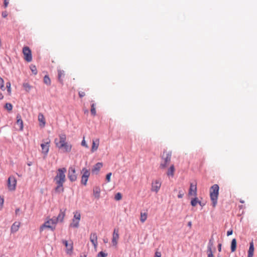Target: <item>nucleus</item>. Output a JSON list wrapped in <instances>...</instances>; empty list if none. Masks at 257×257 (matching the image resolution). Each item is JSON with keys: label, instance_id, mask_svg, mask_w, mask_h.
<instances>
[{"label": "nucleus", "instance_id": "1", "mask_svg": "<svg viewBox=\"0 0 257 257\" xmlns=\"http://www.w3.org/2000/svg\"><path fill=\"white\" fill-rule=\"evenodd\" d=\"M67 170L66 168H59L57 170V175L54 178V181L57 184L55 188L56 192L60 193L64 192L63 184L66 181L65 173Z\"/></svg>", "mask_w": 257, "mask_h": 257}, {"label": "nucleus", "instance_id": "2", "mask_svg": "<svg viewBox=\"0 0 257 257\" xmlns=\"http://www.w3.org/2000/svg\"><path fill=\"white\" fill-rule=\"evenodd\" d=\"M219 189V187L216 184L213 185L210 188V198L211 201V205L214 208L216 207L217 204Z\"/></svg>", "mask_w": 257, "mask_h": 257}, {"label": "nucleus", "instance_id": "3", "mask_svg": "<svg viewBox=\"0 0 257 257\" xmlns=\"http://www.w3.org/2000/svg\"><path fill=\"white\" fill-rule=\"evenodd\" d=\"M171 151L167 152L166 150H164L163 154L161 156V158L164 160V163H162L160 164V167L161 169H164L167 166V165L171 161Z\"/></svg>", "mask_w": 257, "mask_h": 257}, {"label": "nucleus", "instance_id": "4", "mask_svg": "<svg viewBox=\"0 0 257 257\" xmlns=\"http://www.w3.org/2000/svg\"><path fill=\"white\" fill-rule=\"evenodd\" d=\"M23 54L24 55V59L27 62H30L32 61V52L29 47L27 46H25L23 49Z\"/></svg>", "mask_w": 257, "mask_h": 257}, {"label": "nucleus", "instance_id": "5", "mask_svg": "<svg viewBox=\"0 0 257 257\" xmlns=\"http://www.w3.org/2000/svg\"><path fill=\"white\" fill-rule=\"evenodd\" d=\"M68 178L72 182H74L77 180V175L76 174L75 169L73 166H71L69 168Z\"/></svg>", "mask_w": 257, "mask_h": 257}, {"label": "nucleus", "instance_id": "6", "mask_svg": "<svg viewBox=\"0 0 257 257\" xmlns=\"http://www.w3.org/2000/svg\"><path fill=\"white\" fill-rule=\"evenodd\" d=\"M17 180L13 176L9 177L8 180V187L9 190L14 191L16 189Z\"/></svg>", "mask_w": 257, "mask_h": 257}, {"label": "nucleus", "instance_id": "7", "mask_svg": "<svg viewBox=\"0 0 257 257\" xmlns=\"http://www.w3.org/2000/svg\"><path fill=\"white\" fill-rule=\"evenodd\" d=\"M81 173H83V175L81 177V183L82 184L86 185L87 184L88 179L90 176V172L85 168H83L81 170Z\"/></svg>", "mask_w": 257, "mask_h": 257}, {"label": "nucleus", "instance_id": "8", "mask_svg": "<svg viewBox=\"0 0 257 257\" xmlns=\"http://www.w3.org/2000/svg\"><path fill=\"white\" fill-rule=\"evenodd\" d=\"M43 142L44 143L41 144V147L42 148V153L45 156H47L49 151V144L50 143V141H49L47 142H44L43 141Z\"/></svg>", "mask_w": 257, "mask_h": 257}, {"label": "nucleus", "instance_id": "9", "mask_svg": "<svg viewBox=\"0 0 257 257\" xmlns=\"http://www.w3.org/2000/svg\"><path fill=\"white\" fill-rule=\"evenodd\" d=\"M59 149H63L64 152L68 153L70 152L71 150L72 145L66 142L62 144H60L58 146H56Z\"/></svg>", "mask_w": 257, "mask_h": 257}, {"label": "nucleus", "instance_id": "10", "mask_svg": "<svg viewBox=\"0 0 257 257\" xmlns=\"http://www.w3.org/2000/svg\"><path fill=\"white\" fill-rule=\"evenodd\" d=\"M161 183L159 180H156L152 183V191L158 192L161 187Z\"/></svg>", "mask_w": 257, "mask_h": 257}, {"label": "nucleus", "instance_id": "11", "mask_svg": "<svg viewBox=\"0 0 257 257\" xmlns=\"http://www.w3.org/2000/svg\"><path fill=\"white\" fill-rule=\"evenodd\" d=\"M44 228H48L52 231H54L55 229V226L52 225L50 220L45 222V223L40 227V231H42Z\"/></svg>", "mask_w": 257, "mask_h": 257}, {"label": "nucleus", "instance_id": "12", "mask_svg": "<svg viewBox=\"0 0 257 257\" xmlns=\"http://www.w3.org/2000/svg\"><path fill=\"white\" fill-rule=\"evenodd\" d=\"M66 137L64 134H61L59 135V141L57 139H55L54 142L56 146H58L60 144H62L66 143Z\"/></svg>", "mask_w": 257, "mask_h": 257}, {"label": "nucleus", "instance_id": "13", "mask_svg": "<svg viewBox=\"0 0 257 257\" xmlns=\"http://www.w3.org/2000/svg\"><path fill=\"white\" fill-rule=\"evenodd\" d=\"M119 238L118 229H114L113 230L112 238V244L113 246H116L117 244V240Z\"/></svg>", "mask_w": 257, "mask_h": 257}, {"label": "nucleus", "instance_id": "14", "mask_svg": "<svg viewBox=\"0 0 257 257\" xmlns=\"http://www.w3.org/2000/svg\"><path fill=\"white\" fill-rule=\"evenodd\" d=\"M62 242L66 248V252L68 254H71L73 250V243H68V241L66 240H63Z\"/></svg>", "mask_w": 257, "mask_h": 257}, {"label": "nucleus", "instance_id": "15", "mask_svg": "<svg viewBox=\"0 0 257 257\" xmlns=\"http://www.w3.org/2000/svg\"><path fill=\"white\" fill-rule=\"evenodd\" d=\"M90 240L94 246V248H96L97 246V236L95 232L91 233L90 235Z\"/></svg>", "mask_w": 257, "mask_h": 257}, {"label": "nucleus", "instance_id": "16", "mask_svg": "<svg viewBox=\"0 0 257 257\" xmlns=\"http://www.w3.org/2000/svg\"><path fill=\"white\" fill-rule=\"evenodd\" d=\"M188 195L189 196L193 195L196 196L197 195V187L196 185H193L192 183L190 184V188L189 190Z\"/></svg>", "mask_w": 257, "mask_h": 257}, {"label": "nucleus", "instance_id": "17", "mask_svg": "<svg viewBox=\"0 0 257 257\" xmlns=\"http://www.w3.org/2000/svg\"><path fill=\"white\" fill-rule=\"evenodd\" d=\"M102 163H97L92 169V172L93 173L97 174L99 171L100 168L102 167Z\"/></svg>", "mask_w": 257, "mask_h": 257}, {"label": "nucleus", "instance_id": "18", "mask_svg": "<svg viewBox=\"0 0 257 257\" xmlns=\"http://www.w3.org/2000/svg\"><path fill=\"white\" fill-rule=\"evenodd\" d=\"M20 223L19 222H15L11 227V233H15L17 232L19 228Z\"/></svg>", "mask_w": 257, "mask_h": 257}, {"label": "nucleus", "instance_id": "19", "mask_svg": "<svg viewBox=\"0 0 257 257\" xmlns=\"http://www.w3.org/2000/svg\"><path fill=\"white\" fill-rule=\"evenodd\" d=\"M17 124L19 125L20 130L22 131L23 130V121L22 119L21 116L20 114H18L16 117Z\"/></svg>", "mask_w": 257, "mask_h": 257}, {"label": "nucleus", "instance_id": "20", "mask_svg": "<svg viewBox=\"0 0 257 257\" xmlns=\"http://www.w3.org/2000/svg\"><path fill=\"white\" fill-rule=\"evenodd\" d=\"M93 195L94 197L98 199L100 197V189L98 186H95L93 189Z\"/></svg>", "mask_w": 257, "mask_h": 257}, {"label": "nucleus", "instance_id": "21", "mask_svg": "<svg viewBox=\"0 0 257 257\" xmlns=\"http://www.w3.org/2000/svg\"><path fill=\"white\" fill-rule=\"evenodd\" d=\"M65 210H62L60 209V213L58 216L56 217V220H58V221L62 222L64 219V217L65 216Z\"/></svg>", "mask_w": 257, "mask_h": 257}, {"label": "nucleus", "instance_id": "22", "mask_svg": "<svg viewBox=\"0 0 257 257\" xmlns=\"http://www.w3.org/2000/svg\"><path fill=\"white\" fill-rule=\"evenodd\" d=\"M236 240L235 238H233L231 240V246H230V249H231V252H234L235 251L236 249Z\"/></svg>", "mask_w": 257, "mask_h": 257}, {"label": "nucleus", "instance_id": "23", "mask_svg": "<svg viewBox=\"0 0 257 257\" xmlns=\"http://www.w3.org/2000/svg\"><path fill=\"white\" fill-rule=\"evenodd\" d=\"M79 221L73 218L72 222L70 223V227L73 228H78L79 227Z\"/></svg>", "mask_w": 257, "mask_h": 257}, {"label": "nucleus", "instance_id": "24", "mask_svg": "<svg viewBox=\"0 0 257 257\" xmlns=\"http://www.w3.org/2000/svg\"><path fill=\"white\" fill-rule=\"evenodd\" d=\"M175 171V167L173 165H171L169 169H168L167 174L168 176H173L174 175V172Z\"/></svg>", "mask_w": 257, "mask_h": 257}, {"label": "nucleus", "instance_id": "25", "mask_svg": "<svg viewBox=\"0 0 257 257\" xmlns=\"http://www.w3.org/2000/svg\"><path fill=\"white\" fill-rule=\"evenodd\" d=\"M65 75V74L63 70L60 69L58 70V76L59 79L60 80L64 78Z\"/></svg>", "mask_w": 257, "mask_h": 257}, {"label": "nucleus", "instance_id": "26", "mask_svg": "<svg viewBox=\"0 0 257 257\" xmlns=\"http://www.w3.org/2000/svg\"><path fill=\"white\" fill-rule=\"evenodd\" d=\"M23 87L25 90L27 92H29L32 88V86L30 85V84L28 82L23 83Z\"/></svg>", "mask_w": 257, "mask_h": 257}, {"label": "nucleus", "instance_id": "27", "mask_svg": "<svg viewBox=\"0 0 257 257\" xmlns=\"http://www.w3.org/2000/svg\"><path fill=\"white\" fill-rule=\"evenodd\" d=\"M90 112H91V114L93 116H95L96 114L94 103H92L91 105Z\"/></svg>", "mask_w": 257, "mask_h": 257}, {"label": "nucleus", "instance_id": "28", "mask_svg": "<svg viewBox=\"0 0 257 257\" xmlns=\"http://www.w3.org/2000/svg\"><path fill=\"white\" fill-rule=\"evenodd\" d=\"M98 147V143L97 144H96L94 141H93L92 143V146L91 148V152H94V151H96Z\"/></svg>", "mask_w": 257, "mask_h": 257}, {"label": "nucleus", "instance_id": "29", "mask_svg": "<svg viewBox=\"0 0 257 257\" xmlns=\"http://www.w3.org/2000/svg\"><path fill=\"white\" fill-rule=\"evenodd\" d=\"M199 200H198V198L197 197H195L194 198H193L191 201V205L194 207L196 205L197 203H198Z\"/></svg>", "mask_w": 257, "mask_h": 257}, {"label": "nucleus", "instance_id": "30", "mask_svg": "<svg viewBox=\"0 0 257 257\" xmlns=\"http://www.w3.org/2000/svg\"><path fill=\"white\" fill-rule=\"evenodd\" d=\"M5 108L9 111H11L13 109V105L11 103H6Z\"/></svg>", "mask_w": 257, "mask_h": 257}, {"label": "nucleus", "instance_id": "31", "mask_svg": "<svg viewBox=\"0 0 257 257\" xmlns=\"http://www.w3.org/2000/svg\"><path fill=\"white\" fill-rule=\"evenodd\" d=\"M147 218V215L146 213H144V214H143L142 213H141V216L140 218V220L141 222H144L146 220Z\"/></svg>", "mask_w": 257, "mask_h": 257}, {"label": "nucleus", "instance_id": "32", "mask_svg": "<svg viewBox=\"0 0 257 257\" xmlns=\"http://www.w3.org/2000/svg\"><path fill=\"white\" fill-rule=\"evenodd\" d=\"M254 251V245L253 242L252 241L249 243V247L248 252L253 253Z\"/></svg>", "mask_w": 257, "mask_h": 257}, {"label": "nucleus", "instance_id": "33", "mask_svg": "<svg viewBox=\"0 0 257 257\" xmlns=\"http://www.w3.org/2000/svg\"><path fill=\"white\" fill-rule=\"evenodd\" d=\"M80 218H81L80 213L78 212H76L74 213L73 218L75 219H76L77 220L80 221Z\"/></svg>", "mask_w": 257, "mask_h": 257}, {"label": "nucleus", "instance_id": "34", "mask_svg": "<svg viewBox=\"0 0 257 257\" xmlns=\"http://www.w3.org/2000/svg\"><path fill=\"white\" fill-rule=\"evenodd\" d=\"M38 119H39V120L41 122H42L44 125L45 124V119H44V116L43 114H39V116H38Z\"/></svg>", "mask_w": 257, "mask_h": 257}, {"label": "nucleus", "instance_id": "35", "mask_svg": "<svg viewBox=\"0 0 257 257\" xmlns=\"http://www.w3.org/2000/svg\"><path fill=\"white\" fill-rule=\"evenodd\" d=\"M121 198H122V195L119 192L115 194V197H114V199L117 201L120 200L121 199Z\"/></svg>", "mask_w": 257, "mask_h": 257}, {"label": "nucleus", "instance_id": "36", "mask_svg": "<svg viewBox=\"0 0 257 257\" xmlns=\"http://www.w3.org/2000/svg\"><path fill=\"white\" fill-rule=\"evenodd\" d=\"M107 256V253H105L102 251H100L97 254V257H106Z\"/></svg>", "mask_w": 257, "mask_h": 257}, {"label": "nucleus", "instance_id": "37", "mask_svg": "<svg viewBox=\"0 0 257 257\" xmlns=\"http://www.w3.org/2000/svg\"><path fill=\"white\" fill-rule=\"evenodd\" d=\"M6 87L7 88V91H8L9 94H10L11 92V83H10V81H8L6 83Z\"/></svg>", "mask_w": 257, "mask_h": 257}, {"label": "nucleus", "instance_id": "38", "mask_svg": "<svg viewBox=\"0 0 257 257\" xmlns=\"http://www.w3.org/2000/svg\"><path fill=\"white\" fill-rule=\"evenodd\" d=\"M52 225H55L58 222V220H56V217H53L52 219H49Z\"/></svg>", "mask_w": 257, "mask_h": 257}, {"label": "nucleus", "instance_id": "39", "mask_svg": "<svg viewBox=\"0 0 257 257\" xmlns=\"http://www.w3.org/2000/svg\"><path fill=\"white\" fill-rule=\"evenodd\" d=\"M31 71L34 74H37V68L35 66H31Z\"/></svg>", "mask_w": 257, "mask_h": 257}, {"label": "nucleus", "instance_id": "40", "mask_svg": "<svg viewBox=\"0 0 257 257\" xmlns=\"http://www.w3.org/2000/svg\"><path fill=\"white\" fill-rule=\"evenodd\" d=\"M0 88L2 90H5L6 87H5L4 81H0Z\"/></svg>", "mask_w": 257, "mask_h": 257}, {"label": "nucleus", "instance_id": "41", "mask_svg": "<svg viewBox=\"0 0 257 257\" xmlns=\"http://www.w3.org/2000/svg\"><path fill=\"white\" fill-rule=\"evenodd\" d=\"M111 174H112L111 173H109L107 174V175L106 176V180L107 182H110Z\"/></svg>", "mask_w": 257, "mask_h": 257}, {"label": "nucleus", "instance_id": "42", "mask_svg": "<svg viewBox=\"0 0 257 257\" xmlns=\"http://www.w3.org/2000/svg\"><path fill=\"white\" fill-rule=\"evenodd\" d=\"M78 95L80 98H82L85 95V93L84 92H83L82 91H79Z\"/></svg>", "mask_w": 257, "mask_h": 257}, {"label": "nucleus", "instance_id": "43", "mask_svg": "<svg viewBox=\"0 0 257 257\" xmlns=\"http://www.w3.org/2000/svg\"><path fill=\"white\" fill-rule=\"evenodd\" d=\"M184 195V193L182 192V191L180 190L179 191V194L178 195V197L179 198H182Z\"/></svg>", "mask_w": 257, "mask_h": 257}, {"label": "nucleus", "instance_id": "44", "mask_svg": "<svg viewBox=\"0 0 257 257\" xmlns=\"http://www.w3.org/2000/svg\"><path fill=\"white\" fill-rule=\"evenodd\" d=\"M207 254L208 253H213L212 251V247H211L210 246H207Z\"/></svg>", "mask_w": 257, "mask_h": 257}, {"label": "nucleus", "instance_id": "45", "mask_svg": "<svg viewBox=\"0 0 257 257\" xmlns=\"http://www.w3.org/2000/svg\"><path fill=\"white\" fill-rule=\"evenodd\" d=\"M161 252L156 251L155 255L154 257H161Z\"/></svg>", "mask_w": 257, "mask_h": 257}, {"label": "nucleus", "instance_id": "46", "mask_svg": "<svg viewBox=\"0 0 257 257\" xmlns=\"http://www.w3.org/2000/svg\"><path fill=\"white\" fill-rule=\"evenodd\" d=\"M81 145L82 146L85 147L86 148H88V146L87 145L85 141L84 140H83V141L81 142Z\"/></svg>", "mask_w": 257, "mask_h": 257}, {"label": "nucleus", "instance_id": "47", "mask_svg": "<svg viewBox=\"0 0 257 257\" xmlns=\"http://www.w3.org/2000/svg\"><path fill=\"white\" fill-rule=\"evenodd\" d=\"M4 201V198L0 196V206H1L2 207L3 205Z\"/></svg>", "mask_w": 257, "mask_h": 257}, {"label": "nucleus", "instance_id": "48", "mask_svg": "<svg viewBox=\"0 0 257 257\" xmlns=\"http://www.w3.org/2000/svg\"><path fill=\"white\" fill-rule=\"evenodd\" d=\"M10 0H4V6L5 8H7L8 6V4L9 3Z\"/></svg>", "mask_w": 257, "mask_h": 257}, {"label": "nucleus", "instance_id": "49", "mask_svg": "<svg viewBox=\"0 0 257 257\" xmlns=\"http://www.w3.org/2000/svg\"><path fill=\"white\" fill-rule=\"evenodd\" d=\"M233 233V230L232 229L229 230L227 231V236L231 235Z\"/></svg>", "mask_w": 257, "mask_h": 257}, {"label": "nucleus", "instance_id": "50", "mask_svg": "<svg viewBox=\"0 0 257 257\" xmlns=\"http://www.w3.org/2000/svg\"><path fill=\"white\" fill-rule=\"evenodd\" d=\"M210 246L211 247H212V246H213V242L212 241V238H211L209 241V243H208V246Z\"/></svg>", "mask_w": 257, "mask_h": 257}, {"label": "nucleus", "instance_id": "51", "mask_svg": "<svg viewBox=\"0 0 257 257\" xmlns=\"http://www.w3.org/2000/svg\"><path fill=\"white\" fill-rule=\"evenodd\" d=\"M20 208H17L16 209V210H15V214H16V215H18L19 212H20Z\"/></svg>", "mask_w": 257, "mask_h": 257}, {"label": "nucleus", "instance_id": "52", "mask_svg": "<svg viewBox=\"0 0 257 257\" xmlns=\"http://www.w3.org/2000/svg\"><path fill=\"white\" fill-rule=\"evenodd\" d=\"M2 17H4V18H6L8 16V14L6 12H3L2 14Z\"/></svg>", "mask_w": 257, "mask_h": 257}, {"label": "nucleus", "instance_id": "53", "mask_svg": "<svg viewBox=\"0 0 257 257\" xmlns=\"http://www.w3.org/2000/svg\"><path fill=\"white\" fill-rule=\"evenodd\" d=\"M218 250L219 252H220L221 250V243H219L218 244Z\"/></svg>", "mask_w": 257, "mask_h": 257}, {"label": "nucleus", "instance_id": "54", "mask_svg": "<svg viewBox=\"0 0 257 257\" xmlns=\"http://www.w3.org/2000/svg\"><path fill=\"white\" fill-rule=\"evenodd\" d=\"M253 253L248 252L247 257H252Z\"/></svg>", "mask_w": 257, "mask_h": 257}, {"label": "nucleus", "instance_id": "55", "mask_svg": "<svg viewBox=\"0 0 257 257\" xmlns=\"http://www.w3.org/2000/svg\"><path fill=\"white\" fill-rule=\"evenodd\" d=\"M50 78L48 75H45L44 78V80H49Z\"/></svg>", "mask_w": 257, "mask_h": 257}, {"label": "nucleus", "instance_id": "56", "mask_svg": "<svg viewBox=\"0 0 257 257\" xmlns=\"http://www.w3.org/2000/svg\"><path fill=\"white\" fill-rule=\"evenodd\" d=\"M198 204L201 206H204L205 205V203H202V202H201L200 201H199L198 202Z\"/></svg>", "mask_w": 257, "mask_h": 257}, {"label": "nucleus", "instance_id": "57", "mask_svg": "<svg viewBox=\"0 0 257 257\" xmlns=\"http://www.w3.org/2000/svg\"><path fill=\"white\" fill-rule=\"evenodd\" d=\"M44 83L47 84V85H49L51 84V81H44Z\"/></svg>", "mask_w": 257, "mask_h": 257}, {"label": "nucleus", "instance_id": "58", "mask_svg": "<svg viewBox=\"0 0 257 257\" xmlns=\"http://www.w3.org/2000/svg\"><path fill=\"white\" fill-rule=\"evenodd\" d=\"M4 98V95L2 93L0 92V99L2 100Z\"/></svg>", "mask_w": 257, "mask_h": 257}, {"label": "nucleus", "instance_id": "59", "mask_svg": "<svg viewBox=\"0 0 257 257\" xmlns=\"http://www.w3.org/2000/svg\"><path fill=\"white\" fill-rule=\"evenodd\" d=\"M187 225H188V226L191 227V226H192V222H191V221H189L188 222V224Z\"/></svg>", "mask_w": 257, "mask_h": 257}, {"label": "nucleus", "instance_id": "60", "mask_svg": "<svg viewBox=\"0 0 257 257\" xmlns=\"http://www.w3.org/2000/svg\"><path fill=\"white\" fill-rule=\"evenodd\" d=\"M207 256H208V257H213V253H211H211H208L207 254Z\"/></svg>", "mask_w": 257, "mask_h": 257}, {"label": "nucleus", "instance_id": "61", "mask_svg": "<svg viewBox=\"0 0 257 257\" xmlns=\"http://www.w3.org/2000/svg\"><path fill=\"white\" fill-rule=\"evenodd\" d=\"M32 164V162H29V163H27V165L29 166H31Z\"/></svg>", "mask_w": 257, "mask_h": 257}, {"label": "nucleus", "instance_id": "62", "mask_svg": "<svg viewBox=\"0 0 257 257\" xmlns=\"http://www.w3.org/2000/svg\"><path fill=\"white\" fill-rule=\"evenodd\" d=\"M103 241H104V243H106V242H107V239H103Z\"/></svg>", "mask_w": 257, "mask_h": 257}, {"label": "nucleus", "instance_id": "63", "mask_svg": "<svg viewBox=\"0 0 257 257\" xmlns=\"http://www.w3.org/2000/svg\"><path fill=\"white\" fill-rule=\"evenodd\" d=\"M80 257H86V254L81 255Z\"/></svg>", "mask_w": 257, "mask_h": 257}, {"label": "nucleus", "instance_id": "64", "mask_svg": "<svg viewBox=\"0 0 257 257\" xmlns=\"http://www.w3.org/2000/svg\"><path fill=\"white\" fill-rule=\"evenodd\" d=\"M240 202L241 203H243L244 202V201H243V200H240Z\"/></svg>", "mask_w": 257, "mask_h": 257}]
</instances>
